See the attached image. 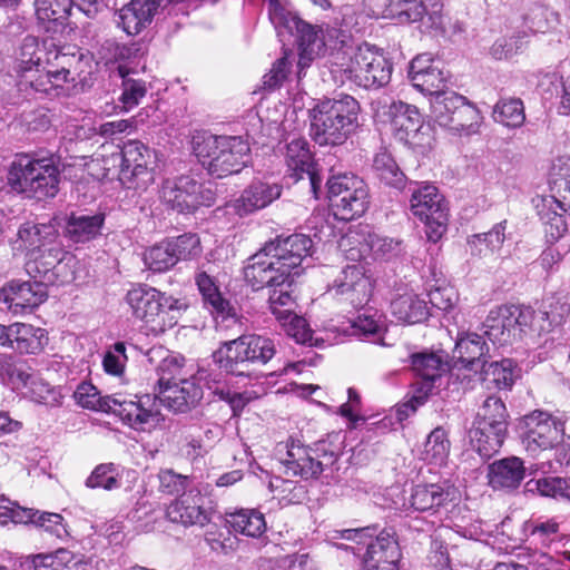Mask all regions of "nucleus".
Returning a JSON list of instances; mask_svg holds the SVG:
<instances>
[{"mask_svg": "<svg viewBox=\"0 0 570 570\" xmlns=\"http://www.w3.org/2000/svg\"><path fill=\"white\" fill-rule=\"evenodd\" d=\"M358 101L350 95L326 98L309 109L312 139L320 146H340L358 128Z\"/></svg>", "mask_w": 570, "mask_h": 570, "instance_id": "f257e3e1", "label": "nucleus"}, {"mask_svg": "<svg viewBox=\"0 0 570 570\" xmlns=\"http://www.w3.org/2000/svg\"><path fill=\"white\" fill-rule=\"evenodd\" d=\"M331 72L341 82L350 80L365 89L381 88L391 80L392 65L382 51L364 43L334 52Z\"/></svg>", "mask_w": 570, "mask_h": 570, "instance_id": "f03ea898", "label": "nucleus"}, {"mask_svg": "<svg viewBox=\"0 0 570 570\" xmlns=\"http://www.w3.org/2000/svg\"><path fill=\"white\" fill-rule=\"evenodd\" d=\"M340 538L354 542L356 546L341 544L351 551L364 570H389L399 568L402 552L393 529H383L377 533L376 527L345 529L338 531Z\"/></svg>", "mask_w": 570, "mask_h": 570, "instance_id": "7ed1b4c3", "label": "nucleus"}, {"mask_svg": "<svg viewBox=\"0 0 570 570\" xmlns=\"http://www.w3.org/2000/svg\"><path fill=\"white\" fill-rule=\"evenodd\" d=\"M76 402L86 409L112 413L128 426L145 431L148 425H154L158 420L155 401L148 395L135 399H126L120 394L101 396L91 383H81L73 393Z\"/></svg>", "mask_w": 570, "mask_h": 570, "instance_id": "20e7f679", "label": "nucleus"}, {"mask_svg": "<svg viewBox=\"0 0 570 570\" xmlns=\"http://www.w3.org/2000/svg\"><path fill=\"white\" fill-rule=\"evenodd\" d=\"M338 434L330 435L312 446H305L298 441L291 440L279 445L277 453L283 472L286 476H299L304 480L318 478L322 472L332 466L338 459L341 446Z\"/></svg>", "mask_w": 570, "mask_h": 570, "instance_id": "39448f33", "label": "nucleus"}, {"mask_svg": "<svg viewBox=\"0 0 570 570\" xmlns=\"http://www.w3.org/2000/svg\"><path fill=\"white\" fill-rule=\"evenodd\" d=\"M193 150L212 176L223 178L239 173L249 161V145L239 136L199 135Z\"/></svg>", "mask_w": 570, "mask_h": 570, "instance_id": "423d86ee", "label": "nucleus"}, {"mask_svg": "<svg viewBox=\"0 0 570 570\" xmlns=\"http://www.w3.org/2000/svg\"><path fill=\"white\" fill-rule=\"evenodd\" d=\"M125 302L132 316L142 322L153 334H160L174 327L183 306L179 299L146 284H138L130 288L125 296Z\"/></svg>", "mask_w": 570, "mask_h": 570, "instance_id": "0eeeda50", "label": "nucleus"}, {"mask_svg": "<svg viewBox=\"0 0 570 570\" xmlns=\"http://www.w3.org/2000/svg\"><path fill=\"white\" fill-rule=\"evenodd\" d=\"M8 184L26 198L45 200L59 191L60 170L52 158L21 156L11 163Z\"/></svg>", "mask_w": 570, "mask_h": 570, "instance_id": "6e6552de", "label": "nucleus"}, {"mask_svg": "<svg viewBox=\"0 0 570 570\" xmlns=\"http://www.w3.org/2000/svg\"><path fill=\"white\" fill-rule=\"evenodd\" d=\"M410 209L426 227L429 240L436 243L446 232L449 204L439 188L430 183H411Z\"/></svg>", "mask_w": 570, "mask_h": 570, "instance_id": "1a4fd4ad", "label": "nucleus"}, {"mask_svg": "<svg viewBox=\"0 0 570 570\" xmlns=\"http://www.w3.org/2000/svg\"><path fill=\"white\" fill-rule=\"evenodd\" d=\"M220 367L234 375L249 376L250 364H266L276 353L273 340L261 335H243L225 344Z\"/></svg>", "mask_w": 570, "mask_h": 570, "instance_id": "9d476101", "label": "nucleus"}, {"mask_svg": "<svg viewBox=\"0 0 570 570\" xmlns=\"http://www.w3.org/2000/svg\"><path fill=\"white\" fill-rule=\"evenodd\" d=\"M328 198L334 214L342 220L362 216L370 204L365 181L352 174L332 176L327 180Z\"/></svg>", "mask_w": 570, "mask_h": 570, "instance_id": "9b49d317", "label": "nucleus"}, {"mask_svg": "<svg viewBox=\"0 0 570 570\" xmlns=\"http://www.w3.org/2000/svg\"><path fill=\"white\" fill-rule=\"evenodd\" d=\"M517 428L521 442L530 454L553 449L564 434V422L541 410H534L521 417Z\"/></svg>", "mask_w": 570, "mask_h": 570, "instance_id": "f8f14e48", "label": "nucleus"}, {"mask_svg": "<svg viewBox=\"0 0 570 570\" xmlns=\"http://www.w3.org/2000/svg\"><path fill=\"white\" fill-rule=\"evenodd\" d=\"M117 158L121 160L119 180L127 188L145 190L155 181V154L141 141H127Z\"/></svg>", "mask_w": 570, "mask_h": 570, "instance_id": "ddd939ff", "label": "nucleus"}, {"mask_svg": "<svg viewBox=\"0 0 570 570\" xmlns=\"http://www.w3.org/2000/svg\"><path fill=\"white\" fill-rule=\"evenodd\" d=\"M161 197L169 207L181 214H190L200 206L209 207L215 203L214 190L189 175L166 180Z\"/></svg>", "mask_w": 570, "mask_h": 570, "instance_id": "4468645a", "label": "nucleus"}, {"mask_svg": "<svg viewBox=\"0 0 570 570\" xmlns=\"http://www.w3.org/2000/svg\"><path fill=\"white\" fill-rule=\"evenodd\" d=\"M488 351L484 340L478 334H466L459 337L453 350L452 371L464 368L476 374L480 370V379L483 383H487L488 389H490V384L497 385L499 383L497 376L499 362L488 363L485 360Z\"/></svg>", "mask_w": 570, "mask_h": 570, "instance_id": "2eb2a0df", "label": "nucleus"}, {"mask_svg": "<svg viewBox=\"0 0 570 570\" xmlns=\"http://www.w3.org/2000/svg\"><path fill=\"white\" fill-rule=\"evenodd\" d=\"M341 250L347 254L352 261L360 259L371 254L375 259H391L399 256L404 246L402 240L383 237L374 233L363 230H350L338 242Z\"/></svg>", "mask_w": 570, "mask_h": 570, "instance_id": "dca6fc26", "label": "nucleus"}, {"mask_svg": "<svg viewBox=\"0 0 570 570\" xmlns=\"http://www.w3.org/2000/svg\"><path fill=\"white\" fill-rule=\"evenodd\" d=\"M375 117L387 122L392 131L401 140L416 134L422 125V116L419 109L406 102L382 97L372 102Z\"/></svg>", "mask_w": 570, "mask_h": 570, "instance_id": "f3484780", "label": "nucleus"}, {"mask_svg": "<svg viewBox=\"0 0 570 570\" xmlns=\"http://www.w3.org/2000/svg\"><path fill=\"white\" fill-rule=\"evenodd\" d=\"M265 245L275 257V262L283 266L288 278L294 282L303 272V261L312 254L313 240L304 234H292L277 236Z\"/></svg>", "mask_w": 570, "mask_h": 570, "instance_id": "a211bd4d", "label": "nucleus"}, {"mask_svg": "<svg viewBox=\"0 0 570 570\" xmlns=\"http://www.w3.org/2000/svg\"><path fill=\"white\" fill-rule=\"evenodd\" d=\"M330 292L354 308L364 307L372 296L373 281L363 266H346L334 281Z\"/></svg>", "mask_w": 570, "mask_h": 570, "instance_id": "6ab92c4d", "label": "nucleus"}, {"mask_svg": "<svg viewBox=\"0 0 570 570\" xmlns=\"http://www.w3.org/2000/svg\"><path fill=\"white\" fill-rule=\"evenodd\" d=\"M243 272L246 283L254 291L292 282L283 266L275 262V257L268 252L266 245L246 261Z\"/></svg>", "mask_w": 570, "mask_h": 570, "instance_id": "aec40b11", "label": "nucleus"}, {"mask_svg": "<svg viewBox=\"0 0 570 570\" xmlns=\"http://www.w3.org/2000/svg\"><path fill=\"white\" fill-rule=\"evenodd\" d=\"M499 397L489 395L478 412L474 429L471 430V441L479 454L491 459L499 446Z\"/></svg>", "mask_w": 570, "mask_h": 570, "instance_id": "412c9836", "label": "nucleus"}, {"mask_svg": "<svg viewBox=\"0 0 570 570\" xmlns=\"http://www.w3.org/2000/svg\"><path fill=\"white\" fill-rule=\"evenodd\" d=\"M91 59L73 47L56 48L52 46L46 52V63L49 66V73L55 75L57 85L76 82L86 79L87 68H90Z\"/></svg>", "mask_w": 570, "mask_h": 570, "instance_id": "4be33fe9", "label": "nucleus"}, {"mask_svg": "<svg viewBox=\"0 0 570 570\" xmlns=\"http://www.w3.org/2000/svg\"><path fill=\"white\" fill-rule=\"evenodd\" d=\"M147 395L155 401L159 420L154 425H148L145 431L156 428L163 421L161 405L174 412H186L202 400L203 390L194 381L180 380L179 383L165 385L159 395Z\"/></svg>", "mask_w": 570, "mask_h": 570, "instance_id": "5701e85b", "label": "nucleus"}, {"mask_svg": "<svg viewBox=\"0 0 570 570\" xmlns=\"http://www.w3.org/2000/svg\"><path fill=\"white\" fill-rule=\"evenodd\" d=\"M212 514L213 509L209 501L199 492L184 493L173 501L166 510L169 521L185 527H204L210 522Z\"/></svg>", "mask_w": 570, "mask_h": 570, "instance_id": "b1692460", "label": "nucleus"}, {"mask_svg": "<svg viewBox=\"0 0 570 570\" xmlns=\"http://www.w3.org/2000/svg\"><path fill=\"white\" fill-rule=\"evenodd\" d=\"M283 187L277 183L265 180L253 181L229 207L240 217L253 214L271 205L282 195Z\"/></svg>", "mask_w": 570, "mask_h": 570, "instance_id": "393cba45", "label": "nucleus"}, {"mask_svg": "<svg viewBox=\"0 0 570 570\" xmlns=\"http://www.w3.org/2000/svg\"><path fill=\"white\" fill-rule=\"evenodd\" d=\"M33 281H11L2 289L3 301L14 313L31 311L43 303L48 296L47 285Z\"/></svg>", "mask_w": 570, "mask_h": 570, "instance_id": "a878e982", "label": "nucleus"}, {"mask_svg": "<svg viewBox=\"0 0 570 570\" xmlns=\"http://www.w3.org/2000/svg\"><path fill=\"white\" fill-rule=\"evenodd\" d=\"M9 567L22 570H39L40 568H77L83 564V556L75 554L68 549L60 548L55 552L38 553L21 557H11ZM8 566H0V570H7Z\"/></svg>", "mask_w": 570, "mask_h": 570, "instance_id": "bb28decb", "label": "nucleus"}, {"mask_svg": "<svg viewBox=\"0 0 570 570\" xmlns=\"http://www.w3.org/2000/svg\"><path fill=\"white\" fill-rule=\"evenodd\" d=\"M409 78L412 85L423 94L436 97L444 92L446 77L442 69L434 66L429 53L419 55L411 61Z\"/></svg>", "mask_w": 570, "mask_h": 570, "instance_id": "cd10ccee", "label": "nucleus"}, {"mask_svg": "<svg viewBox=\"0 0 570 570\" xmlns=\"http://www.w3.org/2000/svg\"><path fill=\"white\" fill-rule=\"evenodd\" d=\"M57 236L56 228L50 224H37L26 222L18 228L17 236L12 240V249L17 254L33 256L51 244Z\"/></svg>", "mask_w": 570, "mask_h": 570, "instance_id": "c85d7f7f", "label": "nucleus"}, {"mask_svg": "<svg viewBox=\"0 0 570 570\" xmlns=\"http://www.w3.org/2000/svg\"><path fill=\"white\" fill-rule=\"evenodd\" d=\"M287 31L297 39L299 50L297 66L299 68L298 76L301 77L302 71L311 66V62L325 47L323 30L299 18L297 24L295 23Z\"/></svg>", "mask_w": 570, "mask_h": 570, "instance_id": "c756f323", "label": "nucleus"}, {"mask_svg": "<svg viewBox=\"0 0 570 570\" xmlns=\"http://www.w3.org/2000/svg\"><path fill=\"white\" fill-rule=\"evenodd\" d=\"M533 309L524 305L501 306V344L521 341L533 321Z\"/></svg>", "mask_w": 570, "mask_h": 570, "instance_id": "7c9ffc66", "label": "nucleus"}, {"mask_svg": "<svg viewBox=\"0 0 570 570\" xmlns=\"http://www.w3.org/2000/svg\"><path fill=\"white\" fill-rule=\"evenodd\" d=\"M26 263V272L31 278H38L42 284H53L57 281L66 253L58 246L38 252Z\"/></svg>", "mask_w": 570, "mask_h": 570, "instance_id": "2f4dec72", "label": "nucleus"}, {"mask_svg": "<svg viewBox=\"0 0 570 570\" xmlns=\"http://www.w3.org/2000/svg\"><path fill=\"white\" fill-rule=\"evenodd\" d=\"M538 214L544 226V233L548 242L559 240L569 229L567 216H570L569 207L554 197L543 198L541 205H538Z\"/></svg>", "mask_w": 570, "mask_h": 570, "instance_id": "473e14b6", "label": "nucleus"}, {"mask_svg": "<svg viewBox=\"0 0 570 570\" xmlns=\"http://www.w3.org/2000/svg\"><path fill=\"white\" fill-rule=\"evenodd\" d=\"M285 164L295 180L307 175L313 189H316L317 178L313 170V158L304 138H294L286 145Z\"/></svg>", "mask_w": 570, "mask_h": 570, "instance_id": "72a5a7b5", "label": "nucleus"}, {"mask_svg": "<svg viewBox=\"0 0 570 570\" xmlns=\"http://www.w3.org/2000/svg\"><path fill=\"white\" fill-rule=\"evenodd\" d=\"M11 345L9 348L20 354H39L48 344V335L43 328L26 323H13L9 325Z\"/></svg>", "mask_w": 570, "mask_h": 570, "instance_id": "f704fd0d", "label": "nucleus"}, {"mask_svg": "<svg viewBox=\"0 0 570 570\" xmlns=\"http://www.w3.org/2000/svg\"><path fill=\"white\" fill-rule=\"evenodd\" d=\"M391 311L399 321L406 324L421 323L429 316L426 302L414 293H405L393 299Z\"/></svg>", "mask_w": 570, "mask_h": 570, "instance_id": "c9c22d12", "label": "nucleus"}, {"mask_svg": "<svg viewBox=\"0 0 570 570\" xmlns=\"http://www.w3.org/2000/svg\"><path fill=\"white\" fill-rule=\"evenodd\" d=\"M450 494L449 489L436 483L417 484L412 490L410 503L420 512L435 511L450 500Z\"/></svg>", "mask_w": 570, "mask_h": 570, "instance_id": "e433bc0d", "label": "nucleus"}, {"mask_svg": "<svg viewBox=\"0 0 570 570\" xmlns=\"http://www.w3.org/2000/svg\"><path fill=\"white\" fill-rule=\"evenodd\" d=\"M227 523L236 531L247 537L258 538L266 530L263 513L255 509H239L226 512Z\"/></svg>", "mask_w": 570, "mask_h": 570, "instance_id": "4c0bfd02", "label": "nucleus"}, {"mask_svg": "<svg viewBox=\"0 0 570 570\" xmlns=\"http://www.w3.org/2000/svg\"><path fill=\"white\" fill-rule=\"evenodd\" d=\"M104 214L71 215L66 226L67 236L75 243H86L100 234Z\"/></svg>", "mask_w": 570, "mask_h": 570, "instance_id": "58836bf2", "label": "nucleus"}, {"mask_svg": "<svg viewBox=\"0 0 570 570\" xmlns=\"http://www.w3.org/2000/svg\"><path fill=\"white\" fill-rule=\"evenodd\" d=\"M411 364L420 379L433 383L441 377L446 367L442 356L434 352L413 354Z\"/></svg>", "mask_w": 570, "mask_h": 570, "instance_id": "ea45409f", "label": "nucleus"}, {"mask_svg": "<svg viewBox=\"0 0 570 570\" xmlns=\"http://www.w3.org/2000/svg\"><path fill=\"white\" fill-rule=\"evenodd\" d=\"M373 168L380 180L385 185L399 189L405 186V175L389 153L382 151L376 154L373 159Z\"/></svg>", "mask_w": 570, "mask_h": 570, "instance_id": "a19ab883", "label": "nucleus"}, {"mask_svg": "<svg viewBox=\"0 0 570 570\" xmlns=\"http://www.w3.org/2000/svg\"><path fill=\"white\" fill-rule=\"evenodd\" d=\"M196 284L203 295L204 302L212 307L213 313L222 315L223 317L229 315V302L222 297L214 279L207 273H198Z\"/></svg>", "mask_w": 570, "mask_h": 570, "instance_id": "79ce46f5", "label": "nucleus"}, {"mask_svg": "<svg viewBox=\"0 0 570 570\" xmlns=\"http://www.w3.org/2000/svg\"><path fill=\"white\" fill-rule=\"evenodd\" d=\"M449 452L450 441L446 432L442 428H436L429 434L424 443L422 459L429 463L441 465L448 459Z\"/></svg>", "mask_w": 570, "mask_h": 570, "instance_id": "37998d69", "label": "nucleus"}, {"mask_svg": "<svg viewBox=\"0 0 570 570\" xmlns=\"http://www.w3.org/2000/svg\"><path fill=\"white\" fill-rule=\"evenodd\" d=\"M85 485L88 489H104L112 491L120 488V471L114 463L98 464L86 479Z\"/></svg>", "mask_w": 570, "mask_h": 570, "instance_id": "c03bdc74", "label": "nucleus"}, {"mask_svg": "<svg viewBox=\"0 0 570 570\" xmlns=\"http://www.w3.org/2000/svg\"><path fill=\"white\" fill-rule=\"evenodd\" d=\"M480 119L479 110L465 100L455 116H451V121L445 128L455 134L469 136L476 132Z\"/></svg>", "mask_w": 570, "mask_h": 570, "instance_id": "a18cd8bd", "label": "nucleus"}, {"mask_svg": "<svg viewBox=\"0 0 570 570\" xmlns=\"http://www.w3.org/2000/svg\"><path fill=\"white\" fill-rule=\"evenodd\" d=\"M173 250L168 240L165 239L146 249L144 253V263L153 272H166L177 264Z\"/></svg>", "mask_w": 570, "mask_h": 570, "instance_id": "49530a36", "label": "nucleus"}, {"mask_svg": "<svg viewBox=\"0 0 570 570\" xmlns=\"http://www.w3.org/2000/svg\"><path fill=\"white\" fill-rule=\"evenodd\" d=\"M355 333L379 341L385 332V317L376 309L366 308L353 321Z\"/></svg>", "mask_w": 570, "mask_h": 570, "instance_id": "de8ad7c7", "label": "nucleus"}, {"mask_svg": "<svg viewBox=\"0 0 570 570\" xmlns=\"http://www.w3.org/2000/svg\"><path fill=\"white\" fill-rule=\"evenodd\" d=\"M465 98L456 92H443L436 96L432 102V114L435 121L445 127L451 121V116H455L456 110L461 108Z\"/></svg>", "mask_w": 570, "mask_h": 570, "instance_id": "09e8293b", "label": "nucleus"}, {"mask_svg": "<svg viewBox=\"0 0 570 570\" xmlns=\"http://www.w3.org/2000/svg\"><path fill=\"white\" fill-rule=\"evenodd\" d=\"M35 7L39 20L63 23L71 14L73 0H35Z\"/></svg>", "mask_w": 570, "mask_h": 570, "instance_id": "8fccbe9b", "label": "nucleus"}, {"mask_svg": "<svg viewBox=\"0 0 570 570\" xmlns=\"http://www.w3.org/2000/svg\"><path fill=\"white\" fill-rule=\"evenodd\" d=\"M426 12L423 0H392L390 20L399 23L420 21Z\"/></svg>", "mask_w": 570, "mask_h": 570, "instance_id": "3c124183", "label": "nucleus"}, {"mask_svg": "<svg viewBox=\"0 0 570 570\" xmlns=\"http://www.w3.org/2000/svg\"><path fill=\"white\" fill-rule=\"evenodd\" d=\"M170 247L176 256L177 263L179 261L196 259L202 255L203 247L200 238L196 234L185 233L177 237L167 238Z\"/></svg>", "mask_w": 570, "mask_h": 570, "instance_id": "603ef678", "label": "nucleus"}, {"mask_svg": "<svg viewBox=\"0 0 570 570\" xmlns=\"http://www.w3.org/2000/svg\"><path fill=\"white\" fill-rule=\"evenodd\" d=\"M285 333L299 344L313 345V333L305 318L293 312L277 320Z\"/></svg>", "mask_w": 570, "mask_h": 570, "instance_id": "864d4df0", "label": "nucleus"}, {"mask_svg": "<svg viewBox=\"0 0 570 570\" xmlns=\"http://www.w3.org/2000/svg\"><path fill=\"white\" fill-rule=\"evenodd\" d=\"M49 49L40 48L37 38L26 37L20 47L18 72L21 75L31 73L33 67H38L41 61V55Z\"/></svg>", "mask_w": 570, "mask_h": 570, "instance_id": "5fc2aeb1", "label": "nucleus"}, {"mask_svg": "<svg viewBox=\"0 0 570 570\" xmlns=\"http://www.w3.org/2000/svg\"><path fill=\"white\" fill-rule=\"evenodd\" d=\"M293 283L289 282L286 285L269 287L268 305L276 320L293 312L295 308V301L289 289Z\"/></svg>", "mask_w": 570, "mask_h": 570, "instance_id": "6e6d98bb", "label": "nucleus"}, {"mask_svg": "<svg viewBox=\"0 0 570 570\" xmlns=\"http://www.w3.org/2000/svg\"><path fill=\"white\" fill-rule=\"evenodd\" d=\"M525 475L523 461L518 456L501 459V490L518 489Z\"/></svg>", "mask_w": 570, "mask_h": 570, "instance_id": "4d7b16f0", "label": "nucleus"}, {"mask_svg": "<svg viewBox=\"0 0 570 570\" xmlns=\"http://www.w3.org/2000/svg\"><path fill=\"white\" fill-rule=\"evenodd\" d=\"M267 6L268 17L274 27L279 29L293 28L299 20V17L293 12L286 0H264Z\"/></svg>", "mask_w": 570, "mask_h": 570, "instance_id": "13d9d810", "label": "nucleus"}, {"mask_svg": "<svg viewBox=\"0 0 570 570\" xmlns=\"http://www.w3.org/2000/svg\"><path fill=\"white\" fill-rule=\"evenodd\" d=\"M118 71L122 77V92L120 101L126 110H130L146 96V82L139 79L127 78L124 72V67L121 66H119Z\"/></svg>", "mask_w": 570, "mask_h": 570, "instance_id": "bf43d9fd", "label": "nucleus"}, {"mask_svg": "<svg viewBox=\"0 0 570 570\" xmlns=\"http://www.w3.org/2000/svg\"><path fill=\"white\" fill-rule=\"evenodd\" d=\"M27 390L31 400L37 403L50 406H56L61 403L62 395L60 392L51 387L37 374L33 376Z\"/></svg>", "mask_w": 570, "mask_h": 570, "instance_id": "052dcab7", "label": "nucleus"}, {"mask_svg": "<svg viewBox=\"0 0 570 570\" xmlns=\"http://www.w3.org/2000/svg\"><path fill=\"white\" fill-rule=\"evenodd\" d=\"M433 386V382L424 381L419 377V380L412 385L413 390L410 399L399 407V417L402 420L403 416H409L414 413L419 406L423 405L432 392Z\"/></svg>", "mask_w": 570, "mask_h": 570, "instance_id": "680f3d73", "label": "nucleus"}, {"mask_svg": "<svg viewBox=\"0 0 570 570\" xmlns=\"http://www.w3.org/2000/svg\"><path fill=\"white\" fill-rule=\"evenodd\" d=\"M524 121V106L520 98H510L501 105V126L508 129H518Z\"/></svg>", "mask_w": 570, "mask_h": 570, "instance_id": "e2e57ef3", "label": "nucleus"}, {"mask_svg": "<svg viewBox=\"0 0 570 570\" xmlns=\"http://www.w3.org/2000/svg\"><path fill=\"white\" fill-rule=\"evenodd\" d=\"M36 515L32 509L21 508L11 501L0 498V525L9 522L28 523Z\"/></svg>", "mask_w": 570, "mask_h": 570, "instance_id": "0e129e2a", "label": "nucleus"}, {"mask_svg": "<svg viewBox=\"0 0 570 570\" xmlns=\"http://www.w3.org/2000/svg\"><path fill=\"white\" fill-rule=\"evenodd\" d=\"M158 490L168 495H175L184 492L188 485V476L176 473L174 470L164 469L158 473Z\"/></svg>", "mask_w": 570, "mask_h": 570, "instance_id": "69168bd1", "label": "nucleus"}, {"mask_svg": "<svg viewBox=\"0 0 570 570\" xmlns=\"http://www.w3.org/2000/svg\"><path fill=\"white\" fill-rule=\"evenodd\" d=\"M36 515L32 517L29 522L35 523L36 525L43 528L46 531L56 535L59 539L66 538L69 535L66 525L63 524V518L58 513L50 512H40L35 511Z\"/></svg>", "mask_w": 570, "mask_h": 570, "instance_id": "338daca9", "label": "nucleus"}, {"mask_svg": "<svg viewBox=\"0 0 570 570\" xmlns=\"http://www.w3.org/2000/svg\"><path fill=\"white\" fill-rule=\"evenodd\" d=\"M36 72L39 73L37 77L28 73L21 75V88H27L29 86L36 92L50 94L52 90L61 86L56 83L55 75L49 73V66L47 63L43 72H40L38 69H36Z\"/></svg>", "mask_w": 570, "mask_h": 570, "instance_id": "774afa93", "label": "nucleus"}]
</instances>
